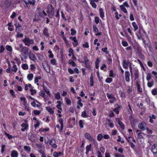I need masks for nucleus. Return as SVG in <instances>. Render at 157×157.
I'll use <instances>...</instances> for the list:
<instances>
[{
    "label": "nucleus",
    "instance_id": "nucleus-49",
    "mask_svg": "<svg viewBox=\"0 0 157 157\" xmlns=\"http://www.w3.org/2000/svg\"><path fill=\"white\" fill-rule=\"evenodd\" d=\"M65 99L66 101V102L67 104L68 105H70L71 103V100L67 98H66Z\"/></svg>",
    "mask_w": 157,
    "mask_h": 157
},
{
    "label": "nucleus",
    "instance_id": "nucleus-19",
    "mask_svg": "<svg viewBox=\"0 0 157 157\" xmlns=\"http://www.w3.org/2000/svg\"><path fill=\"white\" fill-rule=\"evenodd\" d=\"M63 153L61 152H58L56 151H55L53 153V155L55 157H58L59 156L63 155Z\"/></svg>",
    "mask_w": 157,
    "mask_h": 157
},
{
    "label": "nucleus",
    "instance_id": "nucleus-30",
    "mask_svg": "<svg viewBox=\"0 0 157 157\" xmlns=\"http://www.w3.org/2000/svg\"><path fill=\"white\" fill-rule=\"evenodd\" d=\"M117 107L115 108L113 110V111L115 112L117 114H118L119 113V111L118 110V109L120 108V106L117 104Z\"/></svg>",
    "mask_w": 157,
    "mask_h": 157
},
{
    "label": "nucleus",
    "instance_id": "nucleus-58",
    "mask_svg": "<svg viewBox=\"0 0 157 157\" xmlns=\"http://www.w3.org/2000/svg\"><path fill=\"white\" fill-rule=\"evenodd\" d=\"M154 84L153 82H149L147 83V86L149 87H151Z\"/></svg>",
    "mask_w": 157,
    "mask_h": 157
},
{
    "label": "nucleus",
    "instance_id": "nucleus-3",
    "mask_svg": "<svg viewBox=\"0 0 157 157\" xmlns=\"http://www.w3.org/2000/svg\"><path fill=\"white\" fill-rule=\"evenodd\" d=\"M25 45L29 46L30 44H33L34 41L33 40H31L29 38L26 37L22 40Z\"/></svg>",
    "mask_w": 157,
    "mask_h": 157
},
{
    "label": "nucleus",
    "instance_id": "nucleus-59",
    "mask_svg": "<svg viewBox=\"0 0 157 157\" xmlns=\"http://www.w3.org/2000/svg\"><path fill=\"white\" fill-rule=\"evenodd\" d=\"M30 91L31 92V94L32 95H33L34 94H36V90H33L32 89H30Z\"/></svg>",
    "mask_w": 157,
    "mask_h": 157
},
{
    "label": "nucleus",
    "instance_id": "nucleus-62",
    "mask_svg": "<svg viewBox=\"0 0 157 157\" xmlns=\"http://www.w3.org/2000/svg\"><path fill=\"white\" fill-rule=\"evenodd\" d=\"M93 30L94 32L98 33V29L97 28L94 26H93Z\"/></svg>",
    "mask_w": 157,
    "mask_h": 157
},
{
    "label": "nucleus",
    "instance_id": "nucleus-64",
    "mask_svg": "<svg viewBox=\"0 0 157 157\" xmlns=\"http://www.w3.org/2000/svg\"><path fill=\"white\" fill-rule=\"evenodd\" d=\"M95 21L96 24H98L99 22V18L97 17H96L95 18Z\"/></svg>",
    "mask_w": 157,
    "mask_h": 157
},
{
    "label": "nucleus",
    "instance_id": "nucleus-38",
    "mask_svg": "<svg viewBox=\"0 0 157 157\" xmlns=\"http://www.w3.org/2000/svg\"><path fill=\"white\" fill-rule=\"evenodd\" d=\"M50 62L53 65H56V60L55 59H51L50 60Z\"/></svg>",
    "mask_w": 157,
    "mask_h": 157
},
{
    "label": "nucleus",
    "instance_id": "nucleus-12",
    "mask_svg": "<svg viewBox=\"0 0 157 157\" xmlns=\"http://www.w3.org/2000/svg\"><path fill=\"white\" fill-rule=\"evenodd\" d=\"M11 4L10 1L7 0L5 2L4 5L5 9H8L11 6Z\"/></svg>",
    "mask_w": 157,
    "mask_h": 157
},
{
    "label": "nucleus",
    "instance_id": "nucleus-24",
    "mask_svg": "<svg viewBox=\"0 0 157 157\" xmlns=\"http://www.w3.org/2000/svg\"><path fill=\"white\" fill-rule=\"evenodd\" d=\"M149 117L150 118L149 121L151 123L153 122V119H155L156 118L155 116L154 115H152L151 116H149Z\"/></svg>",
    "mask_w": 157,
    "mask_h": 157
},
{
    "label": "nucleus",
    "instance_id": "nucleus-41",
    "mask_svg": "<svg viewBox=\"0 0 157 157\" xmlns=\"http://www.w3.org/2000/svg\"><path fill=\"white\" fill-rule=\"evenodd\" d=\"M151 78V75L149 73L146 76L147 80L148 81H149Z\"/></svg>",
    "mask_w": 157,
    "mask_h": 157
},
{
    "label": "nucleus",
    "instance_id": "nucleus-34",
    "mask_svg": "<svg viewBox=\"0 0 157 157\" xmlns=\"http://www.w3.org/2000/svg\"><path fill=\"white\" fill-rule=\"evenodd\" d=\"M33 78V74H29L27 75V78L29 80H31Z\"/></svg>",
    "mask_w": 157,
    "mask_h": 157
},
{
    "label": "nucleus",
    "instance_id": "nucleus-32",
    "mask_svg": "<svg viewBox=\"0 0 157 157\" xmlns=\"http://www.w3.org/2000/svg\"><path fill=\"white\" fill-rule=\"evenodd\" d=\"M90 4L91 5L92 7L94 8H96L97 7V5L94 2V1H93V0H91L90 1Z\"/></svg>",
    "mask_w": 157,
    "mask_h": 157
},
{
    "label": "nucleus",
    "instance_id": "nucleus-54",
    "mask_svg": "<svg viewBox=\"0 0 157 157\" xmlns=\"http://www.w3.org/2000/svg\"><path fill=\"white\" fill-rule=\"evenodd\" d=\"M157 90L155 89L151 91V93L152 94L154 95H156L157 94Z\"/></svg>",
    "mask_w": 157,
    "mask_h": 157
},
{
    "label": "nucleus",
    "instance_id": "nucleus-5",
    "mask_svg": "<svg viewBox=\"0 0 157 157\" xmlns=\"http://www.w3.org/2000/svg\"><path fill=\"white\" fill-rule=\"evenodd\" d=\"M42 64L44 70L47 73H50V70L48 62L46 61H45L44 62H43Z\"/></svg>",
    "mask_w": 157,
    "mask_h": 157
},
{
    "label": "nucleus",
    "instance_id": "nucleus-23",
    "mask_svg": "<svg viewBox=\"0 0 157 157\" xmlns=\"http://www.w3.org/2000/svg\"><path fill=\"white\" fill-rule=\"evenodd\" d=\"M29 57L30 59L34 61L36 57L35 55L33 53H30L29 54Z\"/></svg>",
    "mask_w": 157,
    "mask_h": 157
},
{
    "label": "nucleus",
    "instance_id": "nucleus-7",
    "mask_svg": "<svg viewBox=\"0 0 157 157\" xmlns=\"http://www.w3.org/2000/svg\"><path fill=\"white\" fill-rule=\"evenodd\" d=\"M14 25L16 27V31L17 33L21 32L23 30L22 27L18 23H16L14 24Z\"/></svg>",
    "mask_w": 157,
    "mask_h": 157
},
{
    "label": "nucleus",
    "instance_id": "nucleus-2",
    "mask_svg": "<svg viewBox=\"0 0 157 157\" xmlns=\"http://www.w3.org/2000/svg\"><path fill=\"white\" fill-rule=\"evenodd\" d=\"M106 96L109 100V101L110 103H113L116 101V99L114 96L109 92L106 94Z\"/></svg>",
    "mask_w": 157,
    "mask_h": 157
},
{
    "label": "nucleus",
    "instance_id": "nucleus-27",
    "mask_svg": "<svg viewBox=\"0 0 157 157\" xmlns=\"http://www.w3.org/2000/svg\"><path fill=\"white\" fill-rule=\"evenodd\" d=\"M135 79L136 80L139 78V72L137 70H136L134 73Z\"/></svg>",
    "mask_w": 157,
    "mask_h": 157
},
{
    "label": "nucleus",
    "instance_id": "nucleus-50",
    "mask_svg": "<svg viewBox=\"0 0 157 157\" xmlns=\"http://www.w3.org/2000/svg\"><path fill=\"white\" fill-rule=\"evenodd\" d=\"M91 144H90L89 145H87L86 147V150L87 151H89L91 150Z\"/></svg>",
    "mask_w": 157,
    "mask_h": 157
},
{
    "label": "nucleus",
    "instance_id": "nucleus-4",
    "mask_svg": "<svg viewBox=\"0 0 157 157\" xmlns=\"http://www.w3.org/2000/svg\"><path fill=\"white\" fill-rule=\"evenodd\" d=\"M132 64V63L129 60H126L124 59L122 62L123 67L125 69H128V66L129 67V66H131Z\"/></svg>",
    "mask_w": 157,
    "mask_h": 157
},
{
    "label": "nucleus",
    "instance_id": "nucleus-55",
    "mask_svg": "<svg viewBox=\"0 0 157 157\" xmlns=\"http://www.w3.org/2000/svg\"><path fill=\"white\" fill-rule=\"evenodd\" d=\"M41 113V111L40 110H34V113L36 115H37L40 114Z\"/></svg>",
    "mask_w": 157,
    "mask_h": 157
},
{
    "label": "nucleus",
    "instance_id": "nucleus-51",
    "mask_svg": "<svg viewBox=\"0 0 157 157\" xmlns=\"http://www.w3.org/2000/svg\"><path fill=\"white\" fill-rule=\"evenodd\" d=\"M141 134H144L143 132H140L138 134V136H137V138L138 139L142 138H143V136L141 135Z\"/></svg>",
    "mask_w": 157,
    "mask_h": 157
},
{
    "label": "nucleus",
    "instance_id": "nucleus-10",
    "mask_svg": "<svg viewBox=\"0 0 157 157\" xmlns=\"http://www.w3.org/2000/svg\"><path fill=\"white\" fill-rule=\"evenodd\" d=\"M85 137L90 141H95L94 139L93 138H92L90 135L88 133H85Z\"/></svg>",
    "mask_w": 157,
    "mask_h": 157
},
{
    "label": "nucleus",
    "instance_id": "nucleus-22",
    "mask_svg": "<svg viewBox=\"0 0 157 157\" xmlns=\"http://www.w3.org/2000/svg\"><path fill=\"white\" fill-rule=\"evenodd\" d=\"M100 16L102 19H103L104 17V14L103 9L102 8L99 9Z\"/></svg>",
    "mask_w": 157,
    "mask_h": 157
},
{
    "label": "nucleus",
    "instance_id": "nucleus-14",
    "mask_svg": "<svg viewBox=\"0 0 157 157\" xmlns=\"http://www.w3.org/2000/svg\"><path fill=\"white\" fill-rule=\"evenodd\" d=\"M130 73L128 71H126L125 72V79L126 82L129 81Z\"/></svg>",
    "mask_w": 157,
    "mask_h": 157
},
{
    "label": "nucleus",
    "instance_id": "nucleus-40",
    "mask_svg": "<svg viewBox=\"0 0 157 157\" xmlns=\"http://www.w3.org/2000/svg\"><path fill=\"white\" fill-rule=\"evenodd\" d=\"M103 137V136L101 134H99L98 135L97 139L98 141H100Z\"/></svg>",
    "mask_w": 157,
    "mask_h": 157
},
{
    "label": "nucleus",
    "instance_id": "nucleus-56",
    "mask_svg": "<svg viewBox=\"0 0 157 157\" xmlns=\"http://www.w3.org/2000/svg\"><path fill=\"white\" fill-rule=\"evenodd\" d=\"M107 48L105 47L104 48H102V50L105 52L106 54H108L109 53V52L108 51H107Z\"/></svg>",
    "mask_w": 157,
    "mask_h": 157
},
{
    "label": "nucleus",
    "instance_id": "nucleus-11",
    "mask_svg": "<svg viewBox=\"0 0 157 157\" xmlns=\"http://www.w3.org/2000/svg\"><path fill=\"white\" fill-rule=\"evenodd\" d=\"M146 126V123L144 122H142L139 124L138 128L140 129H143V130H144Z\"/></svg>",
    "mask_w": 157,
    "mask_h": 157
},
{
    "label": "nucleus",
    "instance_id": "nucleus-20",
    "mask_svg": "<svg viewBox=\"0 0 157 157\" xmlns=\"http://www.w3.org/2000/svg\"><path fill=\"white\" fill-rule=\"evenodd\" d=\"M43 34L46 37H48L49 36L48 29L46 27L44 28L43 31Z\"/></svg>",
    "mask_w": 157,
    "mask_h": 157
},
{
    "label": "nucleus",
    "instance_id": "nucleus-53",
    "mask_svg": "<svg viewBox=\"0 0 157 157\" xmlns=\"http://www.w3.org/2000/svg\"><path fill=\"white\" fill-rule=\"evenodd\" d=\"M115 157H124L123 155L119 154V153H115Z\"/></svg>",
    "mask_w": 157,
    "mask_h": 157
},
{
    "label": "nucleus",
    "instance_id": "nucleus-18",
    "mask_svg": "<svg viewBox=\"0 0 157 157\" xmlns=\"http://www.w3.org/2000/svg\"><path fill=\"white\" fill-rule=\"evenodd\" d=\"M11 157H17L18 153L17 151L13 150L11 151Z\"/></svg>",
    "mask_w": 157,
    "mask_h": 157
},
{
    "label": "nucleus",
    "instance_id": "nucleus-13",
    "mask_svg": "<svg viewBox=\"0 0 157 157\" xmlns=\"http://www.w3.org/2000/svg\"><path fill=\"white\" fill-rule=\"evenodd\" d=\"M28 48L26 47H23L22 48L21 52L22 54L24 53L25 55H27L28 52Z\"/></svg>",
    "mask_w": 157,
    "mask_h": 157
},
{
    "label": "nucleus",
    "instance_id": "nucleus-52",
    "mask_svg": "<svg viewBox=\"0 0 157 157\" xmlns=\"http://www.w3.org/2000/svg\"><path fill=\"white\" fill-rule=\"evenodd\" d=\"M122 44L125 47L127 46L128 45V44L127 42L125 41H123L122 42Z\"/></svg>",
    "mask_w": 157,
    "mask_h": 157
},
{
    "label": "nucleus",
    "instance_id": "nucleus-57",
    "mask_svg": "<svg viewBox=\"0 0 157 157\" xmlns=\"http://www.w3.org/2000/svg\"><path fill=\"white\" fill-rule=\"evenodd\" d=\"M6 147V146L5 145H2V149H1V152L2 153H3L4 151H5V148Z\"/></svg>",
    "mask_w": 157,
    "mask_h": 157
},
{
    "label": "nucleus",
    "instance_id": "nucleus-60",
    "mask_svg": "<svg viewBox=\"0 0 157 157\" xmlns=\"http://www.w3.org/2000/svg\"><path fill=\"white\" fill-rule=\"evenodd\" d=\"M82 47L84 48H88L89 47V45L88 42H85L84 44H83L82 45Z\"/></svg>",
    "mask_w": 157,
    "mask_h": 157
},
{
    "label": "nucleus",
    "instance_id": "nucleus-48",
    "mask_svg": "<svg viewBox=\"0 0 157 157\" xmlns=\"http://www.w3.org/2000/svg\"><path fill=\"white\" fill-rule=\"evenodd\" d=\"M6 48L8 51L10 52H11L12 51V47L10 45H6Z\"/></svg>",
    "mask_w": 157,
    "mask_h": 157
},
{
    "label": "nucleus",
    "instance_id": "nucleus-61",
    "mask_svg": "<svg viewBox=\"0 0 157 157\" xmlns=\"http://www.w3.org/2000/svg\"><path fill=\"white\" fill-rule=\"evenodd\" d=\"M21 126L22 127H23L24 128H26V129H27L28 128V124H26L25 123H23L21 124Z\"/></svg>",
    "mask_w": 157,
    "mask_h": 157
},
{
    "label": "nucleus",
    "instance_id": "nucleus-35",
    "mask_svg": "<svg viewBox=\"0 0 157 157\" xmlns=\"http://www.w3.org/2000/svg\"><path fill=\"white\" fill-rule=\"evenodd\" d=\"M132 25L134 28V30L135 31L138 29L137 25L135 22H133L132 23Z\"/></svg>",
    "mask_w": 157,
    "mask_h": 157
},
{
    "label": "nucleus",
    "instance_id": "nucleus-15",
    "mask_svg": "<svg viewBox=\"0 0 157 157\" xmlns=\"http://www.w3.org/2000/svg\"><path fill=\"white\" fill-rule=\"evenodd\" d=\"M151 151L153 154L157 153V145L154 144L151 147Z\"/></svg>",
    "mask_w": 157,
    "mask_h": 157
},
{
    "label": "nucleus",
    "instance_id": "nucleus-31",
    "mask_svg": "<svg viewBox=\"0 0 157 157\" xmlns=\"http://www.w3.org/2000/svg\"><path fill=\"white\" fill-rule=\"evenodd\" d=\"M46 110H47L50 114H52L54 113V111L50 107H46Z\"/></svg>",
    "mask_w": 157,
    "mask_h": 157
},
{
    "label": "nucleus",
    "instance_id": "nucleus-17",
    "mask_svg": "<svg viewBox=\"0 0 157 157\" xmlns=\"http://www.w3.org/2000/svg\"><path fill=\"white\" fill-rule=\"evenodd\" d=\"M136 83L137 85V89L138 90V91L140 93H141L142 92V89L140 87V84L139 82L138 81H136Z\"/></svg>",
    "mask_w": 157,
    "mask_h": 157
},
{
    "label": "nucleus",
    "instance_id": "nucleus-37",
    "mask_svg": "<svg viewBox=\"0 0 157 157\" xmlns=\"http://www.w3.org/2000/svg\"><path fill=\"white\" fill-rule=\"evenodd\" d=\"M81 116L83 117H86L89 116L87 115L85 111H84L82 112Z\"/></svg>",
    "mask_w": 157,
    "mask_h": 157
},
{
    "label": "nucleus",
    "instance_id": "nucleus-29",
    "mask_svg": "<svg viewBox=\"0 0 157 157\" xmlns=\"http://www.w3.org/2000/svg\"><path fill=\"white\" fill-rule=\"evenodd\" d=\"M120 8L121 10H122L124 13H127V11L126 9L123 5L120 6Z\"/></svg>",
    "mask_w": 157,
    "mask_h": 157
},
{
    "label": "nucleus",
    "instance_id": "nucleus-33",
    "mask_svg": "<svg viewBox=\"0 0 157 157\" xmlns=\"http://www.w3.org/2000/svg\"><path fill=\"white\" fill-rule=\"evenodd\" d=\"M84 142L82 141L81 146L78 149V151L79 152L80 151H83L82 148L84 147Z\"/></svg>",
    "mask_w": 157,
    "mask_h": 157
},
{
    "label": "nucleus",
    "instance_id": "nucleus-63",
    "mask_svg": "<svg viewBox=\"0 0 157 157\" xmlns=\"http://www.w3.org/2000/svg\"><path fill=\"white\" fill-rule=\"evenodd\" d=\"M71 35H73L75 34L76 33V31L73 29H71Z\"/></svg>",
    "mask_w": 157,
    "mask_h": 157
},
{
    "label": "nucleus",
    "instance_id": "nucleus-43",
    "mask_svg": "<svg viewBox=\"0 0 157 157\" xmlns=\"http://www.w3.org/2000/svg\"><path fill=\"white\" fill-rule=\"evenodd\" d=\"M13 69H12L11 70V71H13L14 72H16L17 71V66L16 65H14L13 66Z\"/></svg>",
    "mask_w": 157,
    "mask_h": 157
},
{
    "label": "nucleus",
    "instance_id": "nucleus-45",
    "mask_svg": "<svg viewBox=\"0 0 157 157\" xmlns=\"http://www.w3.org/2000/svg\"><path fill=\"white\" fill-rule=\"evenodd\" d=\"M10 94H11L13 98H15L16 97L15 94H14V92L13 90H10Z\"/></svg>",
    "mask_w": 157,
    "mask_h": 157
},
{
    "label": "nucleus",
    "instance_id": "nucleus-8",
    "mask_svg": "<svg viewBox=\"0 0 157 157\" xmlns=\"http://www.w3.org/2000/svg\"><path fill=\"white\" fill-rule=\"evenodd\" d=\"M129 118L132 127H134L135 126V123L136 122V120L132 116H129Z\"/></svg>",
    "mask_w": 157,
    "mask_h": 157
},
{
    "label": "nucleus",
    "instance_id": "nucleus-28",
    "mask_svg": "<svg viewBox=\"0 0 157 157\" xmlns=\"http://www.w3.org/2000/svg\"><path fill=\"white\" fill-rule=\"evenodd\" d=\"M40 95L43 97L45 100L47 98L46 97L45 95V93L43 91H41L39 93Z\"/></svg>",
    "mask_w": 157,
    "mask_h": 157
},
{
    "label": "nucleus",
    "instance_id": "nucleus-36",
    "mask_svg": "<svg viewBox=\"0 0 157 157\" xmlns=\"http://www.w3.org/2000/svg\"><path fill=\"white\" fill-rule=\"evenodd\" d=\"M69 63L73 67H75L76 66V64L75 63V62L71 60H69Z\"/></svg>",
    "mask_w": 157,
    "mask_h": 157
},
{
    "label": "nucleus",
    "instance_id": "nucleus-9",
    "mask_svg": "<svg viewBox=\"0 0 157 157\" xmlns=\"http://www.w3.org/2000/svg\"><path fill=\"white\" fill-rule=\"evenodd\" d=\"M84 60L85 61V63L86 66V67L88 69H90V66L89 64V61L88 59L87 58L86 56H85L84 58Z\"/></svg>",
    "mask_w": 157,
    "mask_h": 157
},
{
    "label": "nucleus",
    "instance_id": "nucleus-47",
    "mask_svg": "<svg viewBox=\"0 0 157 157\" xmlns=\"http://www.w3.org/2000/svg\"><path fill=\"white\" fill-rule=\"evenodd\" d=\"M5 49L4 46L2 45L0 46V53H2L4 51Z\"/></svg>",
    "mask_w": 157,
    "mask_h": 157
},
{
    "label": "nucleus",
    "instance_id": "nucleus-26",
    "mask_svg": "<svg viewBox=\"0 0 157 157\" xmlns=\"http://www.w3.org/2000/svg\"><path fill=\"white\" fill-rule=\"evenodd\" d=\"M59 121L61 124V129L60 131L61 132L63 130V120L62 118H60L59 119Z\"/></svg>",
    "mask_w": 157,
    "mask_h": 157
},
{
    "label": "nucleus",
    "instance_id": "nucleus-16",
    "mask_svg": "<svg viewBox=\"0 0 157 157\" xmlns=\"http://www.w3.org/2000/svg\"><path fill=\"white\" fill-rule=\"evenodd\" d=\"M116 120L118 122V123L121 128L122 129H124V123L121 121H120L119 119L117 118Z\"/></svg>",
    "mask_w": 157,
    "mask_h": 157
},
{
    "label": "nucleus",
    "instance_id": "nucleus-6",
    "mask_svg": "<svg viewBox=\"0 0 157 157\" xmlns=\"http://www.w3.org/2000/svg\"><path fill=\"white\" fill-rule=\"evenodd\" d=\"M56 140L53 138L51 139L49 143V144L51 145V147L54 148H56L57 147V146L56 144Z\"/></svg>",
    "mask_w": 157,
    "mask_h": 157
},
{
    "label": "nucleus",
    "instance_id": "nucleus-42",
    "mask_svg": "<svg viewBox=\"0 0 157 157\" xmlns=\"http://www.w3.org/2000/svg\"><path fill=\"white\" fill-rule=\"evenodd\" d=\"M79 123L80 127L81 128H82L83 127V123L82 120H80L79 121Z\"/></svg>",
    "mask_w": 157,
    "mask_h": 157
},
{
    "label": "nucleus",
    "instance_id": "nucleus-1",
    "mask_svg": "<svg viewBox=\"0 0 157 157\" xmlns=\"http://www.w3.org/2000/svg\"><path fill=\"white\" fill-rule=\"evenodd\" d=\"M48 10L47 13L49 17L52 18L54 15V12L53 7L51 4H49L47 6Z\"/></svg>",
    "mask_w": 157,
    "mask_h": 157
},
{
    "label": "nucleus",
    "instance_id": "nucleus-46",
    "mask_svg": "<svg viewBox=\"0 0 157 157\" xmlns=\"http://www.w3.org/2000/svg\"><path fill=\"white\" fill-rule=\"evenodd\" d=\"M55 98L58 100H59L60 98V93L58 92L55 95Z\"/></svg>",
    "mask_w": 157,
    "mask_h": 157
},
{
    "label": "nucleus",
    "instance_id": "nucleus-39",
    "mask_svg": "<svg viewBox=\"0 0 157 157\" xmlns=\"http://www.w3.org/2000/svg\"><path fill=\"white\" fill-rule=\"evenodd\" d=\"M22 67L24 70H26L28 68V66L27 64H23L22 65Z\"/></svg>",
    "mask_w": 157,
    "mask_h": 157
},
{
    "label": "nucleus",
    "instance_id": "nucleus-44",
    "mask_svg": "<svg viewBox=\"0 0 157 157\" xmlns=\"http://www.w3.org/2000/svg\"><path fill=\"white\" fill-rule=\"evenodd\" d=\"M113 81V79L111 78H108L105 80L106 82L109 83Z\"/></svg>",
    "mask_w": 157,
    "mask_h": 157
},
{
    "label": "nucleus",
    "instance_id": "nucleus-25",
    "mask_svg": "<svg viewBox=\"0 0 157 157\" xmlns=\"http://www.w3.org/2000/svg\"><path fill=\"white\" fill-rule=\"evenodd\" d=\"M90 86H93L94 85V81L92 73H91L90 77Z\"/></svg>",
    "mask_w": 157,
    "mask_h": 157
},
{
    "label": "nucleus",
    "instance_id": "nucleus-21",
    "mask_svg": "<svg viewBox=\"0 0 157 157\" xmlns=\"http://www.w3.org/2000/svg\"><path fill=\"white\" fill-rule=\"evenodd\" d=\"M24 148L28 153H29L31 151V148L30 146H25L24 147Z\"/></svg>",
    "mask_w": 157,
    "mask_h": 157
}]
</instances>
